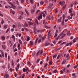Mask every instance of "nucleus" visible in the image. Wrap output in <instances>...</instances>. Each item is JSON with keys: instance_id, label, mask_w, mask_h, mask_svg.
<instances>
[{"instance_id": "nucleus-51", "label": "nucleus", "mask_w": 78, "mask_h": 78, "mask_svg": "<svg viewBox=\"0 0 78 78\" xmlns=\"http://www.w3.org/2000/svg\"><path fill=\"white\" fill-rule=\"evenodd\" d=\"M30 2L31 3H33V0H30Z\"/></svg>"}, {"instance_id": "nucleus-13", "label": "nucleus", "mask_w": 78, "mask_h": 78, "mask_svg": "<svg viewBox=\"0 0 78 78\" xmlns=\"http://www.w3.org/2000/svg\"><path fill=\"white\" fill-rule=\"evenodd\" d=\"M25 11L26 12L27 15H28V14H29V13H28V11H27V9L25 10Z\"/></svg>"}, {"instance_id": "nucleus-64", "label": "nucleus", "mask_w": 78, "mask_h": 78, "mask_svg": "<svg viewBox=\"0 0 78 78\" xmlns=\"http://www.w3.org/2000/svg\"><path fill=\"white\" fill-rule=\"evenodd\" d=\"M67 17H68V19L69 20H70V16H68Z\"/></svg>"}, {"instance_id": "nucleus-18", "label": "nucleus", "mask_w": 78, "mask_h": 78, "mask_svg": "<svg viewBox=\"0 0 78 78\" xmlns=\"http://www.w3.org/2000/svg\"><path fill=\"white\" fill-rule=\"evenodd\" d=\"M24 25L27 27H28V24L27 23H25Z\"/></svg>"}, {"instance_id": "nucleus-52", "label": "nucleus", "mask_w": 78, "mask_h": 78, "mask_svg": "<svg viewBox=\"0 0 78 78\" xmlns=\"http://www.w3.org/2000/svg\"><path fill=\"white\" fill-rule=\"evenodd\" d=\"M39 17L41 18V19H42V15H41Z\"/></svg>"}, {"instance_id": "nucleus-6", "label": "nucleus", "mask_w": 78, "mask_h": 78, "mask_svg": "<svg viewBox=\"0 0 78 78\" xmlns=\"http://www.w3.org/2000/svg\"><path fill=\"white\" fill-rule=\"evenodd\" d=\"M70 31H69L67 33V36H70Z\"/></svg>"}, {"instance_id": "nucleus-37", "label": "nucleus", "mask_w": 78, "mask_h": 78, "mask_svg": "<svg viewBox=\"0 0 78 78\" xmlns=\"http://www.w3.org/2000/svg\"><path fill=\"white\" fill-rule=\"evenodd\" d=\"M35 55H36V52H34L33 53L32 55L33 56H34Z\"/></svg>"}, {"instance_id": "nucleus-61", "label": "nucleus", "mask_w": 78, "mask_h": 78, "mask_svg": "<svg viewBox=\"0 0 78 78\" xmlns=\"http://www.w3.org/2000/svg\"><path fill=\"white\" fill-rule=\"evenodd\" d=\"M17 67L18 69H19V64H18L17 65Z\"/></svg>"}, {"instance_id": "nucleus-21", "label": "nucleus", "mask_w": 78, "mask_h": 78, "mask_svg": "<svg viewBox=\"0 0 78 78\" xmlns=\"http://www.w3.org/2000/svg\"><path fill=\"white\" fill-rule=\"evenodd\" d=\"M38 39H39V37H37V38H36V40L35 41L36 44L37 43V41H38Z\"/></svg>"}, {"instance_id": "nucleus-28", "label": "nucleus", "mask_w": 78, "mask_h": 78, "mask_svg": "<svg viewBox=\"0 0 78 78\" xmlns=\"http://www.w3.org/2000/svg\"><path fill=\"white\" fill-rule=\"evenodd\" d=\"M9 30H10L9 28L7 30H6V32H5V33H8V31H9Z\"/></svg>"}, {"instance_id": "nucleus-50", "label": "nucleus", "mask_w": 78, "mask_h": 78, "mask_svg": "<svg viewBox=\"0 0 78 78\" xmlns=\"http://www.w3.org/2000/svg\"><path fill=\"white\" fill-rule=\"evenodd\" d=\"M16 3L18 5H19V1H16Z\"/></svg>"}, {"instance_id": "nucleus-7", "label": "nucleus", "mask_w": 78, "mask_h": 78, "mask_svg": "<svg viewBox=\"0 0 78 78\" xmlns=\"http://www.w3.org/2000/svg\"><path fill=\"white\" fill-rule=\"evenodd\" d=\"M50 32H51V30H49L48 34V37H49V36H50Z\"/></svg>"}, {"instance_id": "nucleus-20", "label": "nucleus", "mask_w": 78, "mask_h": 78, "mask_svg": "<svg viewBox=\"0 0 78 78\" xmlns=\"http://www.w3.org/2000/svg\"><path fill=\"white\" fill-rule=\"evenodd\" d=\"M55 36H54L55 37H56L58 36V34L55 33Z\"/></svg>"}, {"instance_id": "nucleus-8", "label": "nucleus", "mask_w": 78, "mask_h": 78, "mask_svg": "<svg viewBox=\"0 0 78 78\" xmlns=\"http://www.w3.org/2000/svg\"><path fill=\"white\" fill-rule=\"evenodd\" d=\"M30 45H33V42L32 41H30Z\"/></svg>"}, {"instance_id": "nucleus-30", "label": "nucleus", "mask_w": 78, "mask_h": 78, "mask_svg": "<svg viewBox=\"0 0 78 78\" xmlns=\"http://www.w3.org/2000/svg\"><path fill=\"white\" fill-rule=\"evenodd\" d=\"M16 46V44L15 43L13 47V49H14V47Z\"/></svg>"}, {"instance_id": "nucleus-9", "label": "nucleus", "mask_w": 78, "mask_h": 78, "mask_svg": "<svg viewBox=\"0 0 78 78\" xmlns=\"http://www.w3.org/2000/svg\"><path fill=\"white\" fill-rule=\"evenodd\" d=\"M62 17H63V20H65V17H66V16L64 14L63 15Z\"/></svg>"}, {"instance_id": "nucleus-40", "label": "nucleus", "mask_w": 78, "mask_h": 78, "mask_svg": "<svg viewBox=\"0 0 78 78\" xmlns=\"http://www.w3.org/2000/svg\"><path fill=\"white\" fill-rule=\"evenodd\" d=\"M43 4H44V2H40L41 5H43Z\"/></svg>"}, {"instance_id": "nucleus-45", "label": "nucleus", "mask_w": 78, "mask_h": 78, "mask_svg": "<svg viewBox=\"0 0 78 78\" xmlns=\"http://www.w3.org/2000/svg\"><path fill=\"white\" fill-rule=\"evenodd\" d=\"M25 30H26V31H29V30L27 28H26Z\"/></svg>"}, {"instance_id": "nucleus-58", "label": "nucleus", "mask_w": 78, "mask_h": 78, "mask_svg": "<svg viewBox=\"0 0 78 78\" xmlns=\"http://www.w3.org/2000/svg\"><path fill=\"white\" fill-rule=\"evenodd\" d=\"M60 73H61V74H62V73H63V71L62 70H61L60 71Z\"/></svg>"}, {"instance_id": "nucleus-31", "label": "nucleus", "mask_w": 78, "mask_h": 78, "mask_svg": "<svg viewBox=\"0 0 78 78\" xmlns=\"http://www.w3.org/2000/svg\"><path fill=\"white\" fill-rule=\"evenodd\" d=\"M64 34V32L62 33L61 34H60L59 35V37H60V36H62V34Z\"/></svg>"}, {"instance_id": "nucleus-56", "label": "nucleus", "mask_w": 78, "mask_h": 78, "mask_svg": "<svg viewBox=\"0 0 78 78\" xmlns=\"http://www.w3.org/2000/svg\"><path fill=\"white\" fill-rule=\"evenodd\" d=\"M24 0H21V3H23L24 2Z\"/></svg>"}, {"instance_id": "nucleus-33", "label": "nucleus", "mask_w": 78, "mask_h": 78, "mask_svg": "<svg viewBox=\"0 0 78 78\" xmlns=\"http://www.w3.org/2000/svg\"><path fill=\"white\" fill-rule=\"evenodd\" d=\"M2 39L3 40H5V37L4 36L2 37Z\"/></svg>"}, {"instance_id": "nucleus-55", "label": "nucleus", "mask_w": 78, "mask_h": 78, "mask_svg": "<svg viewBox=\"0 0 78 78\" xmlns=\"http://www.w3.org/2000/svg\"><path fill=\"white\" fill-rule=\"evenodd\" d=\"M12 13L13 14H15V12L13 11H12Z\"/></svg>"}, {"instance_id": "nucleus-38", "label": "nucleus", "mask_w": 78, "mask_h": 78, "mask_svg": "<svg viewBox=\"0 0 78 78\" xmlns=\"http://www.w3.org/2000/svg\"><path fill=\"white\" fill-rule=\"evenodd\" d=\"M40 12V10H37V12H36V14H37L39 12Z\"/></svg>"}, {"instance_id": "nucleus-39", "label": "nucleus", "mask_w": 78, "mask_h": 78, "mask_svg": "<svg viewBox=\"0 0 78 78\" xmlns=\"http://www.w3.org/2000/svg\"><path fill=\"white\" fill-rule=\"evenodd\" d=\"M59 36H58L56 38V40L57 41L58 40V39H59Z\"/></svg>"}, {"instance_id": "nucleus-2", "label": "nucleus", "mask_w": 78, "mask_h": 78, "mask_svg": "<svg viewBox=\"0 0 78 78\" xmlns=\"http://www.w3.org/2000/svg\"><path fill=\"white\" fill-rule=\"evenodd\" d=\"M5 78H9V75L8 74V73L7 72H6L5 73L4 76Z\"/></svg>"}, {"instance_id": "nucleus-34", "label": "nucleus", "mask_w": 78, "mask_h": 78, "mask_svg": "<svg viewBox=\"0 0 78 78\" xmlns=\"http://www.w3.org/2000/svg\"><path fill=\"white\" fill-rule=\"evenodd\" d=\"M12 66H14V61H12Z\"/></svg>"}, {"instance_id": "nucleus-16", "label": "nucleus", "mask_w": 78, "mask_h": 78, "mask_svg": "<svg viewBox=\"0 0 78 78\" xmlns=\"http://www.w3.org/2000/svg\"><path fill=\"white\" fill-rule=\"evenodd\" d=\"M2 47L3 48H4V49H5V48H6V46H5V45H2Z\"/></svg>"}, {"instance_id": "nucleus-12", "label": "nucleus", "mask_w": 78, "mask_h": 78, "mask_svg": "<svg viewBox=\"0 0 78 78\" xmlns=\"http://www.w3.org/2000/svg\"><path fill=\"white\" fill-rule=\"evenodd\" d=\"M56 56H57V55L55 54L54 55L53 57V59H55V58H56Z\"/></svg>"}, {"instance_id": "nucleus-4", "label": "nucleus", "mask_w": 78, "mask_h": 78, "mask_svg": "<svg viewBox=\"0 0 78 78\" xmlns=\"http://www.w3.org/2000/svg\"><path fill=\"white\" fill-rule=\"evenodd\" d=\"M28 25H29V26H30H30H31V25H33V23H32V22H28Z\"/></svg>"}, {"instance_id": "nucleus-54", "label": "nucleus", "mask_w": 78, "mask_h": 78, "mask_svg": "<svg viewBox=\"0 0 78 78\" xmlns=\"http://www.w3.org/2000/svg\"><path fill=\"white\" fill-rule=\"evenodd\" d=\"M65 44V42H63L60 44V45H63V44Z\"/></svg>"}, {"instance_id": "nucleus-19", "label": "nucleus", "mask_w": 78, "mask_h": 78, "mask_svg": "<svg viewBox=\"0 0 78 78\" xmlns=\"http://www.w3.org/2000/svg\"><path fill=\"white\" fill-rule=\"evenodd\" d=\"M30 39V38L29 37V36L27 37V41H28Z\"/></svg>"}, {"instance_id": "nucleus-25", "label": "nucleus", "mask_w": 78, "mask_h": 78, "mask_svg": "<svg viewBox=\"0 0 78 78\" xmlns=\"http://www.w3.org/2000/svg\"><path fill=\"white\" fill-rule=\"evenodd\" d=\"M42 53H43V50H41V52L40 53V55H42Z\"/></svg>"}, {"instance_id": "nucleus-15", "label": "nucleus", "mask_w": 78, "mask_h": 78, "mask_svg": "<svg viewBox=\"0 0 78 78\" xmlns=\"http://www.w3.org/2000/svg\"><path fill=\"white\" fill-rule=\"evenodd\" d=\"M66 62V60H64L62 62V64H65Z\"/></svg>"}, {"instance_id": "nucleus-53", "label": "nucleus", "mask_w": 78, "mask_h": 78, "mask_svg": "<svg viewBox=\"0 0 78 78\" xmlns=\"http://www.w3.org/2000/svg\"><path fill=\"white\" fill-rule=\"evenodd\" d=\"M40 61V59H39L37 61V63H38L39 62V61Z\"/></svg>"}, {"instance_id": "nucleus-36", "label": "nucleus", "mask_w": 78, "mask_h": 78, "mask_svg": "<svg viewBox=\"0 0 78 78\" xmlns=\"http://www.w3.org/2000/svg\"><path fill=\"white\" fill-rule=\"evenodd\" d=\"M76 3H77L76 2H74L73 5H76Z\"/></svg>"}, {"instance_id": "nucleus-10", "label": "nucleus", "mask_w": 78, "mask_h": 78, "mask_svg": "<svg viewBox=\"0 0 78 78\" xmlns=\"http://www.w3.org/2000/svg\"><path fill=\"white\" fill-rule=\"evenodd\" d=\"M1 3H2V5H4L5 4V2L3 1H1Z\"/></svg>"}, {"instance_id": "nucleus-17", "label": "nucleus", "mask_w": 78, "mask_h": 78, "mask_svg": "<svg viewBox=\"0 0 78 78\" xmlns=\"http://www.w3.org/2000/svg\"><path fill=\"white\" fill-rule=\"evenodd\" d=\"M12 8H13V9H16V6L14 5H12Z\"/></svg>"}, {"instance_id": "nucleus-62", "label": "nucleus", "mask_w": 78, "mask_h": 78, "mask_svg": "<svg viewBox=\"0 0 78 78\" xmlns=\"http://www.w3.org/2000/svg\"><path fill=\"white\" fill-rule=\"evenodd\" d=\"M5 58H7V53H5Z\"/></svg>"}, {"instance_id": "nucleus-43", "label": "nucleus", "mask_w": 78, "mask_h": 78, "mask_svg": "<svg viewBox=\"0 0 78 78\" xmlns=\"http://www.w3.org/2000/svg\"><path fill=\"white\" fill-rule=\"evenodd\" d=\"M61 19H59L58 20V22H61Z\"/></svg>"}, {"instance_id": "nucleus-41", "label": "nucleus", "mask_w": 78, "mask_h": 78, "mask_svg": "<svg viewBox=\"0 0 78 78\" xmlns=\"http://www.w3.org/2000/svg\"><path fill=\"white\" fill-rule=\"evenodd\" d=\"M2 57H3V58H4V57H5V55H4V53H2Z\"/></svg>"}, {"instance_id": "nucleus-1", "label": "nucleus", "mask_w": 78, "mask_h": 78, "mask_svg": "<svg viewBox=\"0 0 78 78\" xmlns=\"http://www.w3.org/2000/svg\"><path fill=\"white\" fill-rule=\"evenodd\" d=\"M62 70L66 72V73H68V69L67 68H63L62 69Z\"/></svg>"}, {"instance_id": "nucleus-29", "label": "nucleus", "mask_w": 78, "mask_h": 78, "mask_svg": "<svg viewBox=\"0 0 78 78\" xmlns=\"http://www.w3.org/2000/svg\"><path fill=\"white\" fill-rule=\"evenodd\" d=\"M4 23V20H3V19H2L1 22V24L2 25H3Z\"/></svg>"}, {"instance_id": "nucleus-27", "label": "nucleus", "mask_w": 78, "mask_h": 78, "mask_svg": "<svg viewBox=\"0 0 78 78\" xmlns=\"http://www.w3.org/2000/svg\"><path fill=\"white\" fill-rule=\"evenodd\" d=\"M22 7L20 6H19L18 8V9H22Z\"/></svg>"}, {"instance_id": "nucleus-35", "label": "nucleus", "mask_w": 78, "mask_h": 78, "mask_svg": "<svg viewBox=\"0 0 78 78\" xmlns=\"http://www.w3.org/2000/svg\"><path fill=\"white\" fill-rule=\"evenodd\" d=\"M23 72H26V69H25V68H23Z\"/></svg>"}, {"instance_id": "nucleus-57", "label": "nucleus", "mask_w": 78, "mask_h": 78, "mask_svg": "<svg viewBox=\"0 0 78 78\" xmlns=\"http://www.w3.org/2000/svg\"><path fill=\"white\" fill-rule=\"evenodd\" d=\"M46 66H47V63H45L44 64V68H45V67H46Z\"/></svg>"}, {"instance_id": "nucleus-3", "label": "nucleus", "mask_w": 78, "mask_h": 78, "mask_svg": "<svg viewBox=\"0 0 78 78\" xmlns=\"http://www.w3.org/2000/svg\"><path fill=\"white\" fill-rule=\"evenodd\" d=\"M43 16L44 17H45V15H47L46 11H44L43 12Z\"/></svg>"}, {"instance_id": "nucleus-48", "label": "nucleus", "mask_w": 78, "mask_h": 78, "mask_svg": "<svg viewBox=\"0 0 78 78\" xmlns=\"http://www.w3.org/2000/svg\"><path fill=\"white\" fill-rule=\"evenodd\" d=\"M33 8H34V9H36V5H34L33 6Z\"/></svg>"}, {"instance_id": "nucleus-60", "label": "nucleus", "mask_w": 78, "mask_h": 78, "mask_svg": "<svg viewBox=\"0 0 78 78\" xmlns=\"http://www.w3.org/2000/svg\"><path fill=\"white\" fill-rule=\"evenodd\" d=\"M12 27L13 28H15L16 27V25H14L12 26Z\"/></svg>"}, {"instance_id": "nucleus-42", "label": "nucleus", "mask_w": 78, "mask_h": 78, "mask_svg": "<svg viewBox=\"0 0 78 78\" xmlns=\"http://www.w3.org/2000/svg\"><path fill=\"white\" fill-rule=\"evenodd\" d=\"M60 57V55H58V56L57 58V59H59V58Z\"/></svg>"}, {"instance_id": "nucleus-23", "label": "nucleus", "mask_w": 78, "mask_h": 78, "mask_svg": "<svg viewBox=\"0 0 78 78\" xmlns=\"http://www.w3.org/2000/svg\"><path fill=\"white\" fill-rule=\"evenodd\" d=\"M35 22L36 23H37V25H39V22H38V21H37V20H36Z\"/></svg>"}, {"instance_id": "nucleus-32", "label": "nucleus", "mask_w": 78, "mask_h": 78, "mask_svg": "<svg viewBox=\"0 0 78 78\" xmlns=\"http://www.w3.org/2000/svg\"><path fill=\"white\" fill-rule=\"evenodd\" d=\"M41 42V39H39L38 40V43H40V42Z\"/></svg>"}, {"instance_id": "nucleus-47", "label": "nucleus", "mask_w": 78, "mask_h": 78, "mask_svg": "<svg viewBox=\"0 0 78 78\" xmlns=\"http://www.w3.org/2000/svg\"><path fill=\"white\" fill-rule=\"evenodd\" d=\"M4 28H5V29H6V28H7V25L4 26Z\"/></svg>"}, {"instance_id": "nucleus-14", "label": "nucleus", "mask_w": 78, "mask_h": 78, "mask_svg": "<svg viewBox=\"0 0 78 78\" xmlns=\"http://www.w3.org/2000/svg\"><path fill=\"white\" fill-rule=\"evenodd\" d=\"M35 11V10L34 9H32V10H31V13H33Z\"/></svg>"}, {"instance_id": "nucleus-49", "label": "nucleus", "mask_w": 78, "mask_h": 78, "mask_svg": "<svg viewBox=\"0 0 78 78\" xmlns=\"http://www.w3.org/2000/svg\"><path fill=\"white\" fill-rule=\"evenodd\" d=\"M49 59V57H48V56H47V61H48Z\"/></svg>"}, {"instance_id": "nucleus-63", "label": "nucleus", "mask_w": 78, "mask_h": 78, "mask_svg": "<svg viewBox=\"0 0 78 78\" xmlns=\"http://www.w3.org/2000/svg\"><path fill=\"white\" fill-rule=\"evenodd\" d=\"M78 67L76 66H75L74 67V69H76V68H77Z\"/></svg>"}, {"instance_id": "nucleus-11", "label": "nucleus", "mask_w": 78, "mask_h": 78, "mask_svg": "<svg viewBox=\"0 0 78 78\" xmlns=\"http://www.w3.org/2000/svg\"><path fill=\"white\" fill-rule=\"evenodd\" d=\"M19 42L20 44H22V41H21V40L19 39Z\"/></svg>"}, {"instance_id": "nucleus-5", "label": "nucleus", "mask_w": 78, "mask_h": 78, "mask_svg": "<svg viewBox=\"0 0 78 78\" xmlns=\"http://www.w3.org/2000/svg\"><path fill=\"white\" fill-rule=\"evenodd\" d=\"M50 44L49 43H47L46 44H45L44 45V46H48V45H49Z\"/></svg>"}, {"instance_id": "nucleus-59", "label": "nucleus", "mask_w": 78, "mask_h": 78, "mask_svg": "<svg viewBox=\"0 0 78 78\" xmlns=\"http://www.w3.org/2000/svg\"><path fill=\"white\" fill-rule=\"evenodd\" d=\"M73 42H76V40L75 39L73 40Z\"/></svg>"}, {"instance_id": "nucleus-22", "label": "nucleus", "mask_w": 78, "mask_h": 78, "mask_svg": "<svg viewBox=\"0 0 78 78\" xmlns=\"http://www.w3.org/2000/svg\"><path fill=\"white\" fill-rule=\"evenodd\" d=\"M64 25V21H62V25Z\"/></svg>"}, {"instance_id": "nucleus-26", "label": "nucleus", "mask_w": 78, "mask_h": 78, "mask_svg": "<svg viewBox=\"0 0 78 78\" xmlns=\"http://www.w3.org/2000/svg\"><path fill=\"white\" fill-rule=\"evenodd\" d=\"M65 4V2H64V1H63L62 2V6H63V5H64Z\"/></svg>"}, {"instance_id": "nucleus-24", "label": "nucleus", "mask_w": 78, "mask_h": 78, "mask_svg": "<svg viewBox=\"0 0 78 78\" xmlns=\"http://www.w3.org/2000/svg\"><path fill=\"white\" fill-rule=\"evenodd\" d=\"M19 12L21 15L23 14V12H22V11H20Z\"/></svg>"}, {"instance_id": "nucleus-44", "label": "nucleus", "mask_w": 78, "mask_h": 78, "mask_svg": "<svg viewBox=\"0 0 78 78\" xmlns=\"http://www.w3.org/2000/svg\"><path fill=\"white\" fill-rule=\"evenodd\" d=\"M39 37L40 39H42V35H41V34L40 35Z\"/></svg>"}, {"instance_id": "nucleus-46", "label": "nucleus", "mask_w": 78, "mask_h": 78, "mask_svg": "<svg viewBox=\"0 0 78 78\" xmlns=\"http://www.w3.org/2000/svg\"><path fill=\"white\" fill-rule=\"evenodd\" d=\"M39 52H40V51H38V52H37V54H36L37 56H38V55H39Z\"/></svg>"}]
</instances>
